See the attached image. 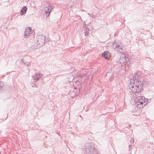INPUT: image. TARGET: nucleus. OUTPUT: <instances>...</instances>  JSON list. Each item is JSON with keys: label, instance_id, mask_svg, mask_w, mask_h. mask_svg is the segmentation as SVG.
I'll return each instance as SVG.
<instances>
[{"label": "nucleus", "instance_id": "4", "mask_svg": "<svg viewBox=\"0 0 154 154\" xmlns=\"http://www.w3.org/2000/svg\"><path fill=\"white\" fill-rule=\"evenodd\" d=\"M125 57H122L120 58L119 62L120 63L123 64L122 65V68L123 69H125L127 68H128L129 66L130 62L127 61Z\"/></svg>", "mask_w": 154, "mask_h": 154}, {"label": "nucleus", "instance_id": "2", "mask_svg": "<svg viewBox=\"0 0 154 154\" xmlns=\"http://www.w3.org/2000/svg\"><path fill=\"white\" fill-rule=\"evenodd\" d=\"M85 154H97L98 152L95 149V146L92 143H86L83 148Z\"/></svg>", "mask_w": 154, "mask_h": 154}, {"label": "nucleus", "instance_id": "9", "mask_svg": "<svg viewBox=\"0 0 154 154\" xmlns=\"http://www.w3.org/2000/svg\"><path fill=\"white\" fill-rule=\"evenodd\" d=\"M43 76V74L40 73H35L34 75L32 76V77L33 78L35 82H36L38 81L40 78H41Z\"/></svg>", "mask_w": 154, "mask_h": 154}, {"label": "nucleus", "instance_id": "13", "mask_svg": "<svg viewBox=\"0 0 154 154\" xmlns=\"http://www.w3.org/2000/svg\"><path fill=\"white\" fill-rule=\"evenodd\" d=\"M23 63V59H22L20 60H17L16 62V64L17 65H19L20 64H22Z\"/></svg>", "mask_w": 154, "mask_h": 154}, {"label": "nucleus", "instance_id": "10", "mask_svg": "<svg viewBox=\"0 0 154 154\" xmlns=\"http://www.w3.org/2000/svg\"><path fill=\"white\" fill-rule=\"evenodd\" d=\"M51 8V7L49 5L48 6H46L45 7L44 10L45 14L47 17H48L49 15L50 12L52 9V8L51 9H50Z\"/></svg>", "mask_w": 154, "mask_h": 154}, {"label": "nucleus", "instance_id": "12", "mask_svg": "<svg viewBox=\"0 0 154 154\" xmlns=\"http://www.w3.org/2000/svg\"><path fill=\"white\" fill-rule=\"evenodd\" d=\"M27 9L26 6H24L22 9L20 11L21 15L24 14L26 13Z\"/></svg>", "mask_w": 154, "mask_h": 154}, {"label": "nucleus", "instance_id": "17", "mask_svg": "<svg viewBox=\"0 0 154 154\" xmlns=\"http://www.w3.org/2000/svg\"><path fill=\"white\" fill-rule=\"evenodd\" d=\"M23 63L24 64L26 65L27 66H29L30 65V63L29 62H24Z\"/></svg>", "mask_w": 154, "mask_h": 154}, {"label": "nucleus", "instance_id": "5", "mask_svg": "<svg viewBox=\"0 0 154 154\" xmlns=\"http://www.w3.org/2000/svg\"><path fill=\"white\" fill-rule=\"evenodd\" d=\"M37 45H38V47H41L45 45V38L42 35H38L36 37Z\"/></svg>", "mask_w": 154, "mask_h": 154}, {"label": "nucleus", "instance_id": "14", "mask_svg": "<svg viewBox=\"0 0 154 154\" xmlns=\"http://www.w3.org/2000/svg\"><path fill=\"white\" fill-rule=\"evenodd\" d=\"M90 31L88 28H86L84 32L85 35V36L88 35L89 33V31Z\"/></svg>", "mask_w": 154, "mask_h": 154}, {"label": "nucleus", "instance_id": "15", "mask_svg": "<svg viewBox=\"0 0 154 154\" xmlns=\"http://www.w3.org/2000/svg\"><path fill=\"white\" fill-rule=\"evenodd\" d=\"M3 83L2 82H0V89L2 88L3 86Z\"/></svg>", "mask_w": 154, "mask_h": 154}, {"label": "nucleus", "instance_id": "11", "mask_svg": "<svg viewBox=\"0 0 154 154\" xmlns=\"http://www.w3.org/2000/svg\"><path fill=\"white\" fill-rule=\"evenodd\" d=\"M102 56L105 59L108 60L110 57L109 52L107 51H105L102 54Z\"/></svg>", "mask_w": 154, "mask_h": 154}, {"label": "nucleus", "instance_id": "8", "mask_svg": "<svg viewBox=\"0 0 154 154\" xmlns=\"http://www.w3.org/2000/svg\"><path fill=\"white\" fill-rule=\"evenodd\" d=\"M147 103H146V102H135L136 106L137 108H139L140 109L143 108Z\"/></svg>", "mask_w": 154, "mask_h": 154}, {"label": "nucleus", "instance_id": "3", "mask_svg": "<svg viewBox=\"0 0 154 154\" xmlns=\"http://www.w3.org/2000/svg\"><path fill=\"white\" fill-rule=\"evenodd\" d=\"M112 47L117 51L119 53L125 54V48L121 44H119L116 43L113 44Z\"/></svg>", "mask_w": 154, "mask_h": 154}, {"label": "nucleus", "instance_id": "6", "mask_svg": "<svg viewBox=\"0 0 154 154\" xmlns=\"http://www.w3.org/2000/svg\"><path fill=\"white\" fill-rule=\"evenodd\" d=\"M135 97L134 98L135 102H146V99L145 97L143 96L140 95H138L135 94Z\"/></svg>", "mask_w": 154, "mask_h": 154}, {"label": "nucleus", "instance_id": "7", "mask_svg": "<svg viewBox=\"0 0 154 154\" xmlns=\"http://www.w3.org/2000/svg\"><path fill=\"white\" fill-rule=\"evenodd\" d=\"M32 31L30 27L26 28L25 29L24 34V37L26 38H28L30 35L32 34Z\"/></svg>", "mask_w": 154, "mask_h": 154}, {"label": "nucleus", "instance_id": "1", "mask_svg": "<svg viewBox=\"0 0 154 154\" xmlns=\"http://www.w3.org/2000/svg\"><path fill=\"white\" fill-rule=\"evenodd\" d=\"M145 82L144 77L139 74H135L133 79L130 80L131 87L130 89L133 93H137L140 92L143 85Z\"/></svg>", "mask_w": 154, "mask_h": 154}, {"label": "nucleus", "instance_id": "16", "mask_svg": "<svg viewBox=\"0 0 154 154\" xmlns=\"http://www.w3.org/2000/svg\"><path fill=\"white\" fill-rule=\"evenodd\" d=\"M130 141L131 142V144H133L134 142V139L133 138H131Z\"/></svg>", "mask_w": 154, "mask_h": 154}, {"label": "nucleus", "instance_id": "18", "mask_svg": "<svg viewBox=\"0 0 154 154\" xmlns=\"http://www.w3.org/2000/svg\"><path fill=\"white\" fill-rule=\"evenodd\" d=\"M130 146H131V145H129V147H130Z\"/></svg>", "mask_w": 154, "mask_h": 154}]
</instances>
